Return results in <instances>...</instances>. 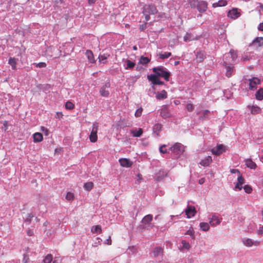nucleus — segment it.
I'll use <instances>...</instances> for the list:
<instances>
[{
	"instance_id": "obj_1",
	"label": "nucleus",
	"mask_w": 263,
	"mask_h": 263,
	"mask_svg": "<svg viewBox=\"0 0 263 263\" xmlns=\"http://www.w3.org/2000/svg\"><path fill=\"white\" fill-rule=\"evenodd\" d=\"M153 71L158 77L163 78L165 80L168 81L170 76V72L167 69L163 66H158L154 67L152 69Z\"/></svg>"
},
{
	"instance_id": "obj_2",
	"label": "nucleus",
	"mask_w": 263,
	"mask_h": 263,
	"mask_svg": "<svg viewBox=\"0 0 263 263\" xmlns=\"http://www.w3.org/2000/svg\"><path fill=\"white\" fill-rule=\"evenodd\" d=\"M158 11L155 6L153 5H146L143 8L142 13L145 16L146 21H148L150 19V15H154L157 13Z\"/></svg>"
},
{
	"instance_id": "obj_3",
	"label": "nucleus",
	"mask_w": 263,
	"mask_h": 263,
	"mask_svg": "<svg viewBox=\"0 0 263 263\" xmlns=\"http://www.w3.org/2000/svg\"><path fill=\"white\" fill-rule=\"evenodd\" d=\"M197 0H191L190 4L191 7H197L198 11L200 13L204 12L208 8V4L205 1L198 2L196 4Z\"/></svg>"
},
{
	"instance_id": "obj_4",
	"label": "nucleus",
	"mask_w": 263,
	"mask_h": 263,
	"mask_svg": "<svg viewBox=\"0 0 263 263\" xmlns=\"http://www.w3.org/2000/svg\"><path fill=\"white\" fill-rule=\"evenodd\" d=\"M246 85L249 86V90H254L257 88V86L260 83V81L256 77L244 80Z\"/></svg>"
},
{
	"instance_id": "obj_5",
	"label": "nucleus",
	"mask_w": 263,
	"mask_h": 263,
	"mask_svg": "<svg viewBox=\"0 0 263 263\" xmlns=\"http://www.w3.org/2000/svg\"><path fill=\"white\" fill-rule=\"evenodd\" d=\"M242 244L247 247H252L253 246L257 247L260 245V241L259 240H254L251 238L244 237L241 238Z\"/></svg>"
},
{
	"instance_id": "obj_6",
	"label": "nucleus",
	"mask_w": 263,
	"mask_h": 263,
	"mask_svg": "<svg viewBox=\"0 0 263 263\" xmlns=\"http://www.w3.org/2000/svg\"><path fill=\"white\" fill-rule=\"evenodd\" d=\"M170 149L176 155H181L184 152V146L180 143H176L170 147Z\"/></svg>"
},
{
	"instance_id": "obj_7",
	"label": "nucleus",
	"mask_w": 263,
	"mask_h": 263,
	"mask_svg": "<svg viewBox=\"0 0 263 263\" xmlns=\"http://www.w3.org/2000/svg\"><path fill=\"white\" fill-rule=\"evenodd\" d=\"M98 129V124L93 123L92 128L89 135V139L91 142H96L98 139L97 132Z\"/></svg>"
},
{
	"instance_id": "obj_8",
	"label": "nucleus",
	"mask_w": 263,
	"mask_h": 263,
	"mask_svg": "<svg viewBox=\"0 0 263 263\" xmlns=\"http://www.w3.org/2000/svg\"><path fill=\"white\" fill-rule=\"evenodd\" d=\"M228 62H230V61L228 60V61H224L223 65L226 69V76L228 78H230L232 76L234 71V67L232 64H228Z\"/></svg>"
},
{
	"instance_id": "obj_9",
	"label": "nucleus",
	"mask_w": 263,
	"mask_h": 263,
	"mask_svg": "<svg viewBox=\"0 0 263 263\" xmlns=\"http://www.w3.org/2000/svg\"><path fill=\"white\" fill-rule=\"evenodd\" d=\"M147 79L149 81H151L152 84L154 85H161L164 84L163 82L161 81L158 78V76L155 74H151L147 76Z\"/></svg>"
},
{
	"instance_id": "obj_10",
	"label": "nucleus",
	"mask_w": 263,
	"mask_h": 263,
	"mask_svg": "<svg viewBox=\"0 0 263 263\" xmlns=\"http://www.w3.org/2000/svg\"><path fill=\"white\" fill-rule=\"evenodd\" d=\"M226 151V147L222 144L218 145L216 147L211 149V152L215 155H220Z\"/></svg>"
},
{
	"instance_id": "obj_11",
	"label": "nucleus",
	"mask_w": 263,
	"mask_h": 263,
	"mask_svg": "<svg viewBox=\"0 0 263 263\" xmlns=\"http://www.w3.org/2000/svg\"><path fill=\"white\" fill-rule=\"evenodd\" d=\"M228 58H231V61L234 62L237 58V53L233 50H231L229 52L223 55V62L226 61Z\"/></svg>"
},
{
	"instance_id": "obj_12",
	"label": "nucleus",
	"mask_w": 263,
	"mask_h": 263,
	"mask_svg": "<svg viewBox=\"0 0 263 263\" xmlns=\"http://www.w3.org/2000/svg\"><path fill=\"white\" fill-rule=\"evenodd\" d=\"M58 51V50L56 48L52 47V46H50V47H48L47 49H46V54L47 55V56H48L50 57H55V58H58L60 55V54L54 53V52L55 51Z\"/></svg>"
},
{
	"instance_id": "obj_13",
	"label": "nucleus",
	"mask_w": 263,
	"mask_h": 263,
	"mask_svg": "<svg viewBox=\"0 0 263 263\" xmlns=\"http://www.w3.org/2000/svg\"><path fill=\"white\" fill-rule=\"evenodd\" d=\"M209 220L210 224L212 226H216L220 223L221 219H219L217 216L213 214L211 218H209Z\"/></svg>"
},
{
	"instance_id": "obj_14",
	"label": "nucleus",
	"mask_w": 263,
	"mask_h": 263,
	"mask_svg": "<svg viewBox=\"0 0 263 263\" xmlns=\"http://www.w3.org/2000/svg\"><path fill=\"white\" fill-rule=\"evenodd\" d=\"M119 162L123 167H129L133 164V162L127 158H121L119 160Z\"/></svg>"
},
{
	"instance_id": "obj_15",
	"label": "nucleus",
	"mask_w": 263,
	"mask_h": 263,
	"mask_svg": "<svg viewBox=\"0 0 263 263\" xmlns=\"http://www.w3.org/2000/svg\"><path fill=\"white\" fill-rule=\"evenodd\" d=\"M212 162V157L208 156L201 160L199 164L203 166H208Z\"/></svg>"
},
{
	"instance_id": "obj_16",
	"label": "nucleus",
	"mask_w": 263,
	"mask_h": 263,
	"mask_svg": "<svg viewBox=\"0 0 263 263\" xmlns=\"http://www.w3.org/2000/svg\"><path fill=\"white\" fill-rule=\"evenodd\" d=\"M240 16L237 9H232L228 13V16L232 19H236Z\"/></svg>"
},
{
	"instance_id": "obj_17",
	"label": "nucleus",
	"mask_w": 263,
	"mask_h": 263,
	"mask_svg": "<svg viewBox=\"0 0 263 263\" xmlns=\"http://www.w3.org/2000/svg\"><path fill=\"white\" fill-rule=\"evenodd\" d=\"M248 108L250 110L251 114L253 115L260 114L261 111V108L257 105H248Z\"/></svg>"
},
{
	"instance_id": "obj_18",
	"label": "nucleus",
	"mask_w": 263,
	"mask_h": 263,
	"mask_svg": "<svg viewBox=\"0 0 263 263\" xmlns=\"http://www.w3.org/2000/svg\"><path fill=\"white\" fill-rule=\"evenodd\" d=\"M153 217L152 215L148 214L143 218V219L141 220V222L145 225L148 224L151 226V227H154L153 225L150 223V222L153 220Z\"/></svg>"
},
{
	"instance_id": "obj_19",
	"label": "nucleus",
	"mask_w": 263,
	"mask_h": 263,
	"mask_svg": "<svg viewBox=\"0 0 263 263\" xmlns=\"http://www.w3.org/2000/svg\"><path fill=\"white\" fill-rule=\"evenodd\" d=\"M185 213L187 218L194 216L196 213L195 208L193 206H189L185 210Z\"/></svg>"
},
{
	"instance_id": "obj_20",
	"label": "nucleus",
	"mask_w": 263,
	"mask_h": 263,
	"mask_svg": "<svg viewBox=\"0 0 263 263\" xmlns=\"http://www.w3.org/2000/svg\"><path fill=\"white\" fill-rule=\"evenodd\" d=\"M245 183V179L242 175H238L237 177V182L235 185V188L238 189V190H241L242 189V185Z\"/></svg>"
},
{
	"instance_id": "obj_21",
	"label": "nucleus",
	"mask_w": 263,
	"mask_h": 263,
	"mask_svg": "<svg viewBox=\"0 0 263 263\" xmlns=\"http://www.w3.org/2000/svg\"><path fill=\"white\" fill-rule=\"evenodd\" d=\"M167 175V172L164 170H160L156 175V179L158 181L161 180Z\"/></svg>"
},
{
	"instance_id": "obj_22",
	"label": "nucleus",
	"mask_w": 263,
	"mask_h": 263,
	"mask_svg": "<svg viewBox=\"0 0 263 263\" xmlns=\"http://www.w3.org/2000/svg\"><path fill=\"white\" fill-rule=\"evenodd\" d=\"M85 55L87 57L88 61L91 63H93L95 62V60L93 57V53L89 50H86Z\"/></svg>"
},
{
	"instance_id": "obj_23",
	"label": "nucleus",
	"mask_w": 263,
	"mask_h": 263,
	"mask_svg": "<svg viewBox=\"0 0 263 263\" xmlns=\"http://www.w3.org/2000/svg\"><path fill=\"white\" fill-rule=\"evenodd\" d=\"M33 141L34 142H41L43 139V135L40 133H35L33 135Z\"/></svg>"
},
{
	"instance_id": "obj_24",
	"label": "nucleus",
	"mask_w": 263,
	"mask_h": 263,
	"mask_svg": "<svg viewBox=\"0 0 263 263\" xmlns=\"http://www.w3.org/2000/svg\"><path fill=\"white\" fill-rule=\"evenodd\" d=\"M167 92L165 90H163L160 92H158L156 96V98L158 100H163L167 98Z\"/></svg>"
},
{
	"instance_id": "obj_25",
	"label": "nucleus",
	"mask_w": 263,
	"mask_h": 263,
	"mask_svg": "<svg viewBox=\"0 0 263 263\" xmlns=\"http://www.w3.org/2000/svg\"><path fill=\"white\" fill-rule=\"evenodd\" d=\"M205 54L203 51H199L196 54V60L198 62H201L204 59Z\"/></svg>"
},
{
	"instance_id": "obj_26",
	"label": "nucleus",
	"mask_w": 263,
	"mask_h": 263,
	"mask_svg": "<svg viewBox=\"0 0 263 263\" xmlns=\"http://www.w3.org/2000/svg\"><path fill=\"white\" fill-rule=\"evenodd\" d=\"M108 54H100L99 57V62L103 64H106L107 63V59L108 57H109Z\"/></svg>"
},
{
	"instance_id": "obj_27",
	"label": "nucleus",
	"mask_w": 263,
	"mask_h": 263,
	"mask_svg": "<svg viewBox=\"0 0 263 263\" xmlns=\"http://www.w3.org/2000/svg\"><path fill=\"white\" fill-rule=\"evenodd\" d=\"M162 252L163 250L161 247H156L154 249L153 253L154 257H158L162 255Z\"/></svg>"
},
{
	"instance_id": "obj_28",
	"label": "nucleus",
	"mask_w": 263,
	"mask_h": 263,
	"mask_svg": "<svg viewBox=\"0 0 263 263\" xmlns=\"http://www.w3.org/2000/svg\"><path fill=\"white\" fill-rule=\"evenodd\" d=\"M253 44H256L258 46H261L263 45V37H257L253 41Z\"/></svg>"
},
{
	"instance_id": "obj_29",
	"label": "nucleus",
	"mask_w": 263,
	"mask_h": 263,
	"mask_svg": "<svg viewBox=\"0 0 263 263\" xmlns=\"http://www.w3.org/2000/svg\"><path fill=\"white\" fill-rule=\"evenodd\" d=\"M246 164L247 166V167L251 169H255L256 167V163L251 159L246 160Z\"/></svg>"
},
{
	"instance_id": "obj_30",
	"label": "nucleus",
	"mask_w": 263,
	"mask_h": 263,
	"mask_svg": "<svg viewBox=\"0 0 263 263\" xmlns=\"http://www.w3.org/2000/svg\"><path fill=\"white\" fill-rule=\"evenodd\" d=\"M44 263H57L55 260H52V256L51 254H48L43 260Z\"/></svg>"
},
{
	"instance_id": "obj_31",
	"label": "nucleus",
	"mask_w": 263,
	"mask_h": 263,
	"mask_svg": "<svg viewBox=\"0 0 263 263\" xmlns=\"http://www.w3.org/2000/svg\"><path fill=\"white\" fill-rule=\"evenodd\" d=\"M199 226L200 230L203 231H207L210 229V224L207 222H201Z\"/></svg>"
},
{
	"instance_id": "obj_32",
	"label": "nucleus",
	"mask_w": 263,
	"mask_h": 263,
	"mask_svg": "<svg viewBox=\"0 0 263 263\" xmlns=\"http://www.w3.org/2000/svg\"><path fill=\"white\" fill-rule=\"evenodd\" d=\"M8 63L11 66L12 69L15 70L16 68V60L15 58H10Z\"/></svg>"
},
{
	"instance_id": "obj_33",
	"label": "nucleus",
	"mask_w": 263,
	"mask_h": 263,
	"mask_svg": "<svg viewBox=\"0 0 263 263\" xmlns=\"http://www.w3.org/2000/svg\"><path fill=\"white\" fill-rule=\"evenodd\" d=\"M256 99L258 100H263V88L259 89L255 94Z\"/></svg>"
},
{
	"instance_id": "obj_34",
	"label": "nucleus",
	"mask_w": 263,
	"mask_h": 263,
	"mask_svg": "<svg viewBox=\"0 0 263 263\" xmlns=\"http://www.w3.org/2000/svg\"><path fill=\"white\" fill-rule=\"evenodd\" d=\"M131 133L135 137H140L143 133V130L142 128H139L138 130H132Z\"/></svg>"
},
{
	"instance_id": "obj_35",
	"label": "nucleus",
	"mask_w": 263,
	"mask_h": 263,
	"mask_svg": "<svg viewBox=\"0 0 263 263\" xmlns=\"http://www.w3.org/2000/svg\"><path fill=\"white\" fill-rule=\"evenodd\" d=\"M227 5V2L226 0H219L218 2L213 4V7H222Z\"/></svg>"
},
{
	"instance_id": "obj_36",
	"label": "nucleus",
	"mask_w": 263,
	"mask_h": 263,
	"mask_svg": "<svg viewBox=\"0 0 263 263\" xmlns=\"http://www.w3.org/2000/svg\"><path fill=\"white\" fill-rule=\"evenodd\" d=\"M91 232L93 233H101L102 232V228L100 225H97L96 226H93L91 228Z\"/></svg>"
},
{
	"instance_id": "obj_37",
	"label": "nucleus",
	"mask_w": 263,
	"mask_h": 263,
	"mask_svg": "<svg viewBox=\"0 0 263 263\" xmlns=\"http://www.w3.org/2000/svg\"><path fill=\"white\" fill-rule=\"evenodd\" d=\"M125 62L126 63V66H125V69H132L135 66V63L133 62H132L131 61H130L129 60H126Z\"/></svg>"
},
{
	"instance_id": "obj_38",
	"label": "nucleus",
	"mask_w": 263,
	"mask_h": 263,
	"mask_svg": "<svg viewBox=\"0 0 263 263\" xmlns=\"http://www.w3.org/2000/svg\"><path fill=\"white\" fill-rule=\"evenodd\" d=\"M150 62V59L147 57H145L144 56H141L140 60L139 63L142 65H145Z\"/></svg>"
},
{
	"instance_id": "obj_39",
	"label": "nucleus",
	"mask_w": 263,
	"mask_h": 263,
	"mask_svg": "<svg viewBox=\"0 0 263 263\" xmlns=\"http://www.w3.org/2000/svg\"><path fill=\"white\" fill-rule=\"evenodd\" d=\"M100 93L102 96L105 97H108L109 94V91L106 90L104 87L101 88L100 90Z\"/></svg>"
},
{
	"instance_id": "obj_40",
	"label": "nucleus",
	"mask_w": 263,
	"mask_h": 263,
	"mask_svg": "<svg viewBox=\"0 0 263 263\" xmlns=\"http://www.w3.org/2000/svg\"><path fill=\"white\" fill-rule=\"evenodd\" d=\"M171 55V53L168 52H165L163 53H159V58L162 60L168 58Z\"/></svg>"
},
{
	"instance_id": "obj_41",
	"label": "nucleus",
	"mask_w": 263,
	"mask_h": 263,
	"mask_svg": "<svg viewBox=\"0 0 263 263\" xmlns=\"http://www.w3.org/2000/svg\"><path fill=\"white\" fill-rule=\"evenodd\" d=\"M161 128L162 125L161 124H156L153 127L154 132L158 134V133L161 130Z\"/></svg>"
},
{
	"instance_id": "obj_42",
	"label": "nucleus",
	"mask_w": 263,
	"mask_h": 263,
	"mask_svg": "<svg viewBox=\"0 0 263 263\" xmlns=\"http://www.w3.org/2000/svg\"><path fill=\"white\" fill-rule=\"evenodd\" d=\"M93 183L91 182H88L84 184V187L86 191H90L92 189Z\"/></svg>"
},
{
	"instance_id": "obj_43",
	"label": "nucleus",
	"mask_w": 263,
	"mask_h": 263,
	"mask_svg": "<svg viewBox=\"0 0 263 263\" xmlns=\"http://www.w3.org/2000/svg\"><path fill=\"white\" fill-rule=\"evenodd\" d=\"M181 243L182 245V247L181 249V250L183 249H187L189 250L190 248V245L189 242H187L185 240H182L181 241Z\"/></svg>"
},
{
	"instance_id": "obj_44",
	"label": "nucleus",
	"mask_w": 263,
	"mask_h": 263,
	"mask_svg": "<svg viewBox=\"0 0 263 263\" xmlns=\"http://www.w3.org/2000/svg\"><path fill=\"white\" fill-rule=\"evenodd\" d=\"M74 104L70 101H67L65 104V107L68 109H72L74 108Z\"/></svg>"
},
{
	"instance_id": "obj_45",
	"label": "nucleus",
	"mask_w": 263,
	"mask_h": 263,
	"mask_svg": "<svg viewBox=\"0 0 263 263\" xmlns=\"http://www.w3.org/2000/svg\"><path fill=\"white\" fill-rule=\"evenodd\" d=\"M242 188H243L245 192L248 194L251 193L252 191L251 186L249 185H245Z\"/></svg>"
},
{
	"instance_id": "obj_46",
	"label": "nucleus",
	"mask_w": 263,
	"mask_h": 263,
	"mask_svg": "<svg viewBox=\"0 0 263 263\" xmlns=\"http://www.w3.org/2000/svg\"><path fill=\"white\" fill-rule=\"evenodd\" d=\"M210 113V111L208 110H204L202 112V115L200 116L201 119H205L206 118L207 116Z\"/></svg>"
},
{
	"instance_id": "obj_47",
	"label": "nucleus",
	"mask_w": 263,
	"mask_h": 263,
	"mask_svg": "<svg viewBox=\"0 0 263 263\" xmlns=\"http://www.w3.org/2000/svg\"><path fill=\"white\" fill-rule=\"evenodd\" d=\"M74 198V195L73 193L70 192H68L66 196V200L68 201H71Z\"/></svg>"
},
{
	"instance_id": "obj_48",
	"label": "nucleus",
	"mask_w": 263,
	"mask_h": 263,
	"mask_svg": "<svg viewBox=\"0 0 263 263\" xmlns=\"http://www.w3.org/2000/svg\"><path fill=\"white\" fill-rule=\"evenodd\" d=\"M33 65H35L37 67L44 68L46 66V64L45 62H40L39 63H34Z\"/></svg>"
},
{
	"instance_id": "obj_49",
	"label": "nucleus",
	"mask_w": 263,
	"mask_h": 263,
	"mask_svg": "<svg viewBox=\"0 0 263 263\" xmlns=\"http://www.w3.org/2000/svg\"><path fill=\"white\" fill-rule=\"evenodd\" d=\"M143 109L142 107H140L137 109L135 112V116L136 117H140L142 115Z\"/></svg>"
},
{
	"instance_id": "obj_50",
	"label": "nucleus",
	"mask_w": 263,
	"mask_h": 263,
	"mask_svg": "<svg viewBox=\"0 0 263 263\" xmlns=\"http://www.w3.org/2000/svg\"><path fill=\"white\" fill-rule=\"evenodd\" d=\"M183 39L185 42L190 41L193 40L191 34L189 33H186L185 35H184Z\"/></svg>"
},
{
	"instance_id": "obj_51",
	"label": "nucleus",
	"mask_w": 263,
	"mask_h": 263,
	"mask_svg": "<svg viewBox=\"0 0 263 263\" xmlns=\"http://www.w3.org/2000/svg\"><path fill=\"white\" fill-rule=\"evenodd\" d=\"M186 235L191 236L192 238H194V231L192 228H190L189 230H187L186 233Z\"/></svg>"
},
{
	"instance_id": "obj_52",
	"label": "nucleus",
	"mask_w": 263,
	"mask_h": 263,
	"mask_svg": "<svg viewBox=\"0 0 263 263\" xmlns=\"http://www.w3.org/2000/svg\"><path fill=\"white\" fill-rule=\"evenodd\" d=\"M32 217L33 215L31 214H28V217L25 219V222L27 223L28 224L30 223Z\"/></svg>"
},
{
	"instance_id": "obj_53",
	"label": "nucleus",
	"mask_w": 263,
	"mask_h": 263,
	"mask_svg": "<svg viewBox=\"0 0 263 263\" xmlns=\"http://www.w3.org/2000/svg\"><path fill=\"white\" fill-rule=\"evenodd\" d=\"M165 145H163L159 147V151L161 153L165 154L167 153V151L165 148Z\"/></svg>"
},
{
	"instance_id": "obj_54",
	"label": "nucleus",
	"mask_w": 263,
	"mask_h": 263,
	"mask_svg": "<svg viewBox=\"0 0 263 263\" xmlns=\"http://www.w3.org/2000/svg\"><path fill=\"white\" fill-rule=\"evenodd\" d=\"M194 106L192 104H187L186 105V109L189 111H192L194 109Z\"/></svg>"
},
{
	"instance_id": "obj_55",
	"label": "nucleus",
	"mask_w": 263,
	"mask_h": 263,
	"mask_svg": "<svg viewBox=\"0 0 263 263\" xmlns=\"http://www.w3.org/2000/svg\"><path fill=\"white\" fill-rule=\"evenodd\" d=\"M257 233L259 235L262 236L263 235V226L260 227L257 230Z\"/></svg>"
},
{
	"instance_id": "obj_56",
	"label": "nucleus",
	"mask_w": 263,
	"mask_h": 263,
	"mask_svg": "<svg viewBox=\"0 0 263 263\" xmlns=\"http://www.w3.org/2000/svg\"><path fill=\"white\" fill-rule=\"evenodd\" d=\"M29 260V258L28 255L24 254V258L23 259V263H27Z\"/></svg>"
},
{
	"instance_id": "obj_57",
	"label": "nucleus",
	"mask_w": 263,
	"mask_h": 263,
	"mask_svg": "<svg viewBox=\"0 0 263 263\" xmlns=\"http://www.w3.org/2000/svg\"><path fill=\"white\" fill-rule=\"evenodd\" d=\"M41 131L45 134V135L47 136L48 135V130L45 127L42 126L41 127Z\"/></svg>"
},
{
	"instance_id": "obj_58",
	"label": "nucleus",
	"mask_w": 263,
	"mask_h": 263,
	"mask_svg": "<svg viewBox=\"0 0 263 263\" xmlns=\"http://www.w3.org/2000/svg\"><path fill=\"white\" fill-rule=\"evenodd\" d=\"M104 243L108 245H111V239L110 236H109L108 238H107L106 240H105Z\"/></svg>"
},
{
	"instance_id": "obj_59",
	"label": "nucleus",
	"mask_w": 263,
	"mask_h": 263,
	"mask_svg": "<svg viewBox=\"0 0 263 263\" xmlns=\"http://www.w3.org/2000/svg\"><path fill=\"white\" fill-rule=\"evenodd\" d=\"M230 172L232 174H234V173H237L239 174V175H241L240 174L239 171H238V170H237V169H231L230 170Z\"/></svg>"
},
{
	"instance_id": "obj_60",
	"label": "nucleus",
	"mask_w": 263,
	"mask_h": 263,
	"mask_svg": "<svg viewBox=\"0 0 263 263\" xmlns=\"http://www.w3.org/2000/svg\"><path fill=\"white\" fill-rule=\"evenodd\" d=\"M258 29L260 31H263V23H260L258 26Z\"/></svg>"
},
{
	"instance_id": "obj_61",
	"label": "nucleus",
	"mask_w": 263,
	"mask_h": 263,
	"mask_svg": "<svg viewBox=\"0 0 263 263\" xmlns=\"http://www.w3.org/2000/svg\"><path fill=\"white\" fill-rule=\"evenodd\" d=\"M205 181V179L204 178H202L199 180V183L200 184H202Z\"/></svg>"
},
{
	"instance_id": "obj_62",
	"label": "nucleus",
	"mask_w": 263,
	"mask_h": 263,
	"mask_svg": "<svg viewBox=\"0 0 263 263\" xmlns=\"http://www.w3.org/2000/svg\"><path fill=\"white\" fill-rule=\"evenodd\" d=\"M33 234V232L32 230H29L27 231V234L29 236H32Z\"/></svg>"
},
{
	"instance_id": "obj_63",
	"label": "nucleus",
	"mask_w": 263,
	"mask_h": 263,
	"mask_svg": "<svg viewBox=\"0 0 263 263\" xmlns=\"http://www.w3.org/2000/svg\"><path fill=\"white\" fill-rule=\"evenodd\" d=\"M145 27H146V24H145L144 25H142L140 27V30L142 31L145 28Z\"/></svg>"
},
{
	"instance_id": "obj_64",
	"label": "nucleus",
	"mask_w": 263,
	"mask_h": 263,
	"mask_svg": "<svg viewBox=\"0 0 263 263\" xmlns=\"http://www.w3.org/2000/svg\"><path fill=\"white\" fill-rule=\"evenodd\" d=\"M97 0H88V3L90 5L94 4Z\"/></svg>"
}]
</instances>
